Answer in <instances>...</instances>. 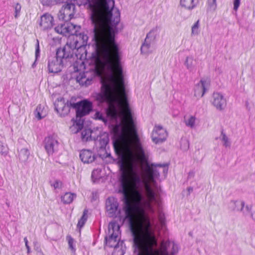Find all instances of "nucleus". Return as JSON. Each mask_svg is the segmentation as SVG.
Listing matches in <instances>:
<instances>
[{
  "label": "nucleus",
  "mask_w": 255,
  "mask_h": 255,
  "mask_svg": "<svg viewBox=\"0 0 255 255\" xmlns=\"http://www.w3.org/2000/svg\"><path fill=\"white\" fill-rule=\"evenodd\" d=\"M21 8V6L20 3L17 2L14 6V17L17 18L20 15V12Z\"/></svg>",
  "instance_id": "nucleus-44"
},
{
  "label": "nucleus",
  "mask_w": 255,
  "mask_h": 255,
  "mask_svg": "<svg viewBox=\"0 0 255 255\" xmlns=\"http://www.w3.org/2000/svg\"><path fill=\"white\" fill-rule=\"evenodd\" d=\"M118 193L123 195L121 200L123 202V210L124 212V216L122 217L123 222H127L128 226L131 228L134 224L133 207L128 196L126 184H120Z\"/></svg>",
  "instance_id": "nucleus-4"
},
{
  "label": "nucleus",
  "mask_w": 255,
  "mask_h": 255,
  "mask_svg": "<svg viewBox=\"0 0 255 255\" xmlns=\"http://www.w3.org/2000/svg\"><path fill=\"white\" fill-rule=\"evenodd\" d=\"M65 99L62 97L60 99H58L57 101L54 103L55 110L57 113H60L61 110L64 107L65 104Z\"/></svg>",
  "instance_id": "nucleus-29"
},
{
  "label": "nucleus",
  "mask_w": 255,
  "mask_h": 255,
  "mask_svg": "<svg viewBox=\"0 0 255 255\" xmlns=\"http://www.w3.org/2000/svg\"><path fill=\"white\" fill-rule=\"evenodd\" d=\"M55 31L59 34L66 36L68 34V26L67 22H64V23H61L58 24L57 26L55 27Z\"/></svg>",
  "instance_id": "nucleus-23"
},
{
  "label": "nucleus",
  "mask_w": 255,
  "mask_h": 255,
  "mask_svg": "<svg viewBox=\"0 0 255 255\" xmlns=\"http://www.w3.org/2000/svg\"><path fill=\"white\" fill-rule=\"evenodd\" d=\"M188 234L190 237L193 236V232L192 231L190 232Z\"/></svg>",
  "instance_id": "nucleus-63"
},
{
  "label": "nucleus",
  "mask_w": 255,
  "mask_h": 255,
  "mask_svg": "<svg viewBox=\"0 0 255 255\" xmlns=\"http://www.w3.org/2000/svg\"><path fill=\"white\" fill-rule=\"evenodd\" d=\"M128 227L132 237L134 254L137 253L136 255H144L142 252L139 251L141 241L140 237L135 231V224L132 225L131 228L130 226H128Z\"/></svg>",
  "instance_id": "nucleus-13"
},
{
  "label": "nucleus",
  "mask_w": 255,
  "mask_h": 255,
  "mask_svg": "<svg viewBox=\"0 0 255 255\" xmlns=\"http://www.w3.org/2000/svg\"><path fill=\"white\" fill-rule=\"evenodd\" d=\"M221 135L222 136V140L223 141V145L225 147H230L231 143L229 141V138L226 135V133L224 132V130L221 131Z\"/></svg>",
  "instance_id": "nucleus-38"
},
{
  "label": "nucleus",
  "mask_w": 255,
  "mask_h": 255,
  "mask_svg": "<svg viewBox=\"0 0 255 255\" xmlns=\"http://www.w3.org/2000/svg\"><path fill=\"white\" fill-rule=\"evenodd\" d=\"M113 10L110 13L105 10L92 13L91 20L94 25V34L106 46V56L101 64V71L97 72L100 77V91L95 93L93 97L99 106L107 104L116 109L115 105L118 101L116 94L118 92L116 68L121 84L124 85L125 79L120 49L115 39V34L118 32L117 25L120 21V13L117 10L113 16Z\"/></svg>",
  "instance_id": "nucleus-1"
},
{
  "label": "nucleus",
  "mask_w": 255,
  "mask_h": 255,
  "mask_svg": "<svg viewBox=\"0 0 255 255\" xmlns=\"http://www.w3.org/2000/svg\"><path fill=\"white\" fill-rule=\"evenodd\" d=\"M156 30L152 29L146 34L145 39L149 40V41L153 42L156 38Z\"/></svg>",
  "instance_id": "nucleus-35"
},
{
  "label": "nucleus",
  "mask_w": 255,
  "mask_h": 255,
  "mask_svg": "<svg viewBox=\"0 0 255 255\" xmlns=\"http://www.w3.org/2000/svg\"><path fill=\"white\" fill-rule=\"evenodd\" d=\"M76 196V195L74 194L67 192L61 197V200L64 204H70L73 201L74 197H75Z\"/></svg>",
  "instance_id": "nucleus-30"
},
{
  "label": "nucleus",
  "mask_w": 255,
  "mask_h": 255,
  "mask_svg": "<svg viewBox=\"0 0 255 255\" xmlns=\"http://www.w3.org/2000/svg\"><path fill=\"white\" fill-rule=\"evenodd\" d=\"M44 148L49 156L53 155L58 151L59 142L52 135L45 137L44 140Z\"/></svg>",
  "instance_id": "nucleus-10"
},
{
  "label": "nucleus",
  "mask_w": 255,
  "mask_h": 255,
  "mask_svg": "<svg viewBox=\"0 0 255 255\" xmlns=\"http://www.w3.org/2000/svg\"><path fill=\"white\" fill-rule=\"evenodd\" d=\"M8 152L6 145L0 141V153L3 155H6Z\"/></svg>",
  "instance_id": "nucleus-42"
},
{
  "label": "nucleus",
  "mask_w": 255,
  "mask_h": 255,
  "mask_svg": "<svg viewBox=\"0 0 255 255\" xmlns=\"http://www.w3.org/2000/svg\"><path fill=\"white\" fill-rule=\"evenodd\" d=\"M75 4L76 2L64 4L58 14L59 19L64 22L72 19L75 13Z\"/></svg>",
  "instance_id": "nucleus-7"
},
{
  "label": "nucleus",
  "mask_w": 255,
  "mask_h": 255,
  "mask_svg": "<svg viewBox=\"0 0 255 255\" xmlns=\"http://www.w3.org/2000/svg\"><path fill=\"white\" fill-rule=\"evenodd\" d=\"M168 165H169V164L167 163H163V164L151 163L150 164V166H151L152 167H154V168L157 167H168Z\"/></svg>",
  "instance_id": "nucleus-49"
},
{
  "label": "nucleus",
  "mask_w": 255,
  "mask_h": 255,
  "mask_svg": "<svg viewBox=\"0 0 255 255\" xmlns=\"http://www.w3.org/2000/svg\"><path fill=\"white\" fill-rule=\"evenodd\" d=\"M118 235L116 234L115 235L114 234L111 233L110 234L109 238L107 236L105 238V244L106 246H109L110 248H115L117 246H119L121 244V246H122L123 242H118Z\"/></svg>",
  "instance_id": "nucleus-19"
},
{
  "label": "nucleus",
  "mask_w": 255,
  "mask_h": 255,
  "mask_svg": "<svg viewBox=\"0 0 255 255\" xmlns=\"http://www.w3.org/2000/svg\"><path fill=\"white\" fill-rule=\"evenodd\" d=\"M246 210L247 211H248L249 213L251 214V216L252 218L253 217V214L252 213V205H247L245 206Z\"/></svg>",
  "instance_id": "nucleus-54"
},
{
  "label": "nucleus",
  "mask_w": 255,
  "mask_h": 255,
  "mask_svg": "<svg viewBox=\"0 0 255 255\" xmlns=\"http://www.w3.org/2000/svg\"><path fill=\"white\" fill-rule=\"evenodd\" d=\"M114 250L112 253V255H124L125 252L122 248H120V245L117 247L114 248Z\"/></svg>",
  "instance_id": "nucleus-40"
},
{
  "label": "nucleus",
  "mask_w": 255,
  "mask_h": 255,
  "mask_svg": "<svg viewBox=\"0 0 255 255\" xmlns=\"http://www.w3.org/2000/svg\"><path fill=\"white\" fill-rule=\"evenodd\" d=\"M94 117L96 120H100L105 123L108 121L107 118L100 111H97L95 114Z\"/></svg>",
  "instance_id": "nucleus-37"
},
{
  "label": "nucleus",
  "mask_w": 255,
  "mask_h": 255,
  "mask_svg": "<svg viewBox=\"0 0 255 255\" xmlns=\"http://www.w3.org/2000/svg\"><path fill=\"white\" fill-rule=\"evenodd\" d=\"M126 180H127V178H126V174H125V172L124 171H123L119 178V181L120 182V184H122V183L126 184Z\"/></svg>",
  "instance_id": "nucleus-48"
},
{
  "label": "nucleus",
  "mask_w": 255,
  "mask_h": 255,
  "mask_svg": "<svg viewBox=\"0 0 255 255\" xmlns=\"http://www.w3.org/2000/svg\"><path fill=\"white\" fill-rule=\"evenodd\" d=\"M149 174L152 180L158 179L160 176L159 171L154 167L148 165Z\"/></svg>",
  "instance_id": "nucleus-33"
},
{
  "label": "nucleus",
  "mask_w": 255,
  "mask_h": 255,
  "mask_svg": "<svg viewBox=\"0 0 255 255\" xmlns=\"http://www.w3.org/2000/svg\"><path fill=\"white\" fill-rule=\"evenodd\" d=\"M163 173L166 175L167 173L168 172V167H163Z\"/></svg>",
  "instance_id": "nucleus-61"
},
{
  "label": "nucleus",
  "mask_w": 255,
  "mask_h": 255,
  "mask_svg": "<svg viewBox=\"0 0 255 255\" xmlns=\"http://www.w3.org/2000/svg\"><path fill=\"white\" fill-rule=\"evenodd\" d=\"M113 145H114V146L115 147L116 145V143H115V141L113 142Z\"/></svg>",
  "instance_id": "nucleus-64"
},
{
  "label": "nucleus",
  "mask_w": 255,
  "mask_h": 255,
  "mask_svg": "<svg viewBox=\"0 0 255 255\" xmlns=\"http://www.w3.org/2000/svg\"><path fill=\"white\" fill-rule=\"evenodd\" d=\"M68 26V34L70 35L71 37H69V40L73 38L77 34L79 31L81 29V26L78 25H75L71 22H67Z\"/></svg>",
  "instance_id": "nucleus-24"
},
{
  "label": "nucleus",
  "mask_w": 255,
  "mask_h": 255,
  "mask_svg": "<svg viewBox=\"0 0 255 255\" xmlns=\"http://www.w3.org/2000/svg\"><path fill=\"white\" fill-rule=\"evenodd\" d=\"M91 131L90 129L83 130L81 132V137L83 140L88 141L89 138H91Z\"/></svg>",
  "instance_id": "nucleus-36"
},
{
  "label": "nucleus",
  "mask_w": 255,
  "mask_h": 255,
  "mask_svg": "<svg viewBox=\"0 0 255 255\" xmlns=\"http://www.w3.org/2000/svg\"><path fill=\"white\" fill-rule=\"evenodd\" d=\"M172 251L169 252L168 249L170 246L171 242L169 240L167 241L163 240L161 242L160 248L159 251H157L159 255H174L178 251V247L174 242L171 243Z\"/></svg>",
  "instance_id": "nucleus-11"
},
{
  "label": "nucleus",
  "mask_w": 255,
  "mask_h": 255,
  "mask_svg": "<svg viewBox=\"0 0 255 255\" xmlns=\"http://www.w3.org/2000/svg\"><path fill=\"white\" fill-rule=\"evenodd\" d=\"M54 5L76 2L79 6H87L92 13L105 10L108 13L112 12L114 6V0H53Z\"/></svg>",
  "instance_id": "nucleus-3"
},
{
  "label": "nucleus",
  "mask_w": 255,
  "mask_h": 255,
  "mask_svg": "<svg viewBox=\"0 0 255 255\" xmlns=\"http://www.w3.org/2000/svg\"><path fill=\"white\" fill-rule=\"evenodd\" d=\"M195 118L192 116L186 121V125L188 127L193 128L195 125Z\"/></svg>",
  "instance_id": "nucleus-46"
},
{
  "label": "nucleus",
  "mask_w": 255,
  "mask_h": 255,
  "mask_svg": "<svg viewBox=\"0 0 255 255\" xmlns=\"http://www.w3.org/2000/svg\"><path fill=\"white\" fill-rule=\"evenodd\" d=\"M209 85V80L201 79L200 82L195 85L194 96L197 98L202 97L208 91Z\"/></svg>",
  "instance_id": "nucleus-12"
},
{
  "label": "nucleus",
  "mask_w": 255,
  "mask_h": 255,
  "mask_svg": "<svg viewBox=\"0 0 255 255\" xmlns=\"http://www.w3.org/2000/svg\"><path fill=\"white\" fill-rule=\"evenodd\" d=\"M36 59L35 60V61L33 63V64H32L31 65V67L32 68H34L35 67H36Z\"/></svg>",
  "instance_id": "nucleus-62"
},
{
  "label": "nucleus",
  "mask_w": 255,
  "mask_h": 255,
  "mask_svg": "<svg viewBox=\"0 0 255 255\" xmlns=\"http://www.w3.org/2000/svg\"><path fill=\"white\" fill-rule=\"evenodd\" d=\"M208 4L210 8L213 9H216L217 7L216 0H208Z\"/></svg>",
  "instance_id": "nucleus-50"
},
{
  "label": "nucleus",
  "mask_w": 255,
  "mask_h": 255,
  "mask_svg": "<svg viewBox=\"0 0 255 255\" xmlns=\"http://www.w3.org/2000/svg\"><path fill=\"white\" fill-rule=\"evenodd\" d=\"M119 204L116 198L114 197H108L106 201V211L111 217H116L119 216L121 221L123 222L122 217L124 215H121V211L119 209Z\"/></svg>",
  "instance_id": "nucleus-6"
},
{
  "label": "nucleus",
  "mask_w": 255,
  "mask_h": 255,
  "mask_svg": "<svg viewBox=\"0 0 255 255\" xmlns=\"http://www.w3.org/2000/svg\"><path fill=\"white\" fill-rule=\"evenodd\" d=\"M148 198L149 201H152L155 199V194L154 192L149 187H147Z\"/></svg>",
  "instance_id": "nucleus-45"
},
{
  "label": "nucleus",
  "mask_w": 255,
  "mask_h": 255,
  "mask_svg": "<svg viewBox=\"0 0 255 255\" xmlns=\"http://www.w3.org/2000/svg\"><path fill=\"white\" fill-rule=\"evenodd\" d=\"M85 223L81 220L80 219L78 221V224H77V227H79L80 228H82L84 225H85Z\"/></svg>",
  "instance_id": "nucleus-57"
},
{
  "label": "nucleus",
  "mask_w": 255,
  "mask_h": 255,
  "mask_svg": "<svg viewBox=\"0 0 255 255\" xmlns=\"http://www.w3.org/2000/svg\"><path fill=\"white\" fill-rule=\"evenodd\" d=\"M24 242L25 243V247L27 249V254H29L30 253V249L29 246H28V240L26 237H25L24 238Z\"/></svg>",
  "instance_id": "nucleus-56"
},
{
  "label": "nucleus",
  "mask_w": 255,
  "mask_h": 255,
  "mask_svg": "<svg viewBox=\"0 0 255 255\" xmlns=\"http://www.w3.org/2000/svg\"><path fill=\"white\" fill-rule=\"evenodd\" d=\"M95 141V145L98 151H106L107 145L109 142V134L107 132H103L97 138H94Z\"/></svg>",
  "instance_id": "nucleus-15"
},
{
  "label": "nucleus",
  "mask_w": 255,
  "mask_h": 255,
  "mask_svg": "<svg viewBox=\"0 0 255 255\" xmlns=\"http://www.w3.org/2000/svg\"><path fill=\"white\" fill-rule=\"evenodd\" d=\"M74 52L68 45L57 48L55 55L50 56L48 58V72L54 74L60 72L64 67L71 64Z\"/></svg>",
  "instance_id": "nucleus-2"
},
{
  "label": "nucleus",
  "mask_w": 255,
  "mask_h": 255,
  "mask_svg": "<svg viewBox=\"0 0 255 255\" xmlns=\"http://www.w3.org/2000/svg\"><path fill=\"white\" fill-rule=\"evenodd\" d=\"M70 105L76 111V125L83 126L84 121L81 120V118L89 115L94 110L92 102L85 99L77 103L73 102Z\"/></svg>",
  "instance_id": "nucleus-5"
},
{
  "label": "nucleus",
  "mask_w": 255,
  "mask_h": 255,
  "mask_svg": "<svg viewBox=\"0 0 255 255\" xmlns=\"http://www.w3.org/2000/svg\"><path fill=\"white\" fill-rule=\"evenodd\" d=\"M88 36L84 32H80V31L73 38V41H68L65 45H68L72 49V51L74 53L76 49H78L83 45L87 44L88 40Z\"/></svg>",
  "instance_id": "nucleus-8"
},
{
  "label": "nucleus",
  "mask_w": 255,
  "mask_h": 255,
  "mask_svg": "<svg viewBox=\"0 0 255 255\" xmlns=\"http://www.w3.org/2000/svg\"><path fill=\"white\" fill-rule=\"evenodd\" d=\"M132 181L134 186L135 188L137 189L141 188L143 184V180L137 172H135L134 173Z\"/></svg>",
  "instance_id": "nucleus-27"
},
{
  "label": "nucleus",
  "mask_w": 255,
  "mask_h": 255,
  "mask_svg": "<svg viewBox=\"0 0 255 255\" xmlns=\"http://www.w3.org/2000/svg\"><path fill=\"white\" fill-rule=\"evenodd\" d=\"M71 103H73V102L69 101H67L64 107L63 108L60 113H59L61 117H64L69 114L70 111V108H72L70 105Z\"/></svg>",
  "instance_id": "nucleus-34"
},
{
  "label": "nucleus",
  "mask_w": 255,
  "mask_h": 255,
  "mask_svg": "<svg viewBox=\"0 0 255 255\" xmlns=\"http://www.w3.org/2000/svg\"><path fill=\"white\" fill-rule=\"evenodd\" d=\"M41 111V108L40 107H37L35 112H34V115L35 117L38 119V120H41L43 118L45 117V115L43 114L42 111L40 112Z\"/></svg>",
  "instance_id": "nucleus-39"
},
{
  "label": "nucleus",
  "mask_w": 255,
  "mask_h": 255,
  "mask_svg": "<svg viewBox=\"0 0 255 255\" xmlns=\"http://www.w3.org/2000/svg\"><path fill=\"white\" fill-rule=\"evenodd\" d=\"M136 146L138 150L139 153L144 160H147L148 158V156L146 154L143 147L140 141V138L138 135L136 134Z\"/></svg>",
  "instance_id": "nucleus-25"
},
{
  "label": "nucleus",
  "mask_w": 255,
  "mask_h": 255,
  "mask_svg": "<svg viewBox=\"0 0 255 255\" xmlns=\"http://www.w3.org/2000/svg\"><path fill=\"white\" fill-rule=\"evenodd\" d=\"M230 204H233V210L234 211L236 210L241 212L243 211L245 204L244 201L239 200H232Z\"/></svg>",
  "instance_id": "nucleus-26"
},
{
  "label": "nucleus",
  "mask_w": 255,
  "mask_h": 255,
  "mask_svg": "<svg viewBox=\"0 0 255 255\" xmlns=\"http://www.w3.org/2000/svg\"><path fill=\"white\" fill-rule=\"evenodd\" d=\"M88 73L82 72L80 73L76 77L77 82L81 86L87 87L92 84V81L94 78L95 76L92 75L91 77H88Z\"/></svg>",
  "instance_id": "nucleus-16"
},
{
  "label": "nucleus",
  "mask_w": 255,
  "mask_h": 255,
  "mask_svg": "<svg viewBox=\"0 0 255 255\" xmlns=\"http://www.w3.org/2000/svg\"><path fill=\"white\" fill-rule=\"evenodd\" d=\"M197 62L192 56H187L186 58L184 64L186 68L190 72H194L196 70Z\"/></svg>",
  "instance_id": "nucleus-21"
},
{
  "label": "nucleus",
  "mask_w": 255,
  "mask_h": 255,
  "mask_svg": "<svg viewBox=\"0 0 255 255\" xmlns=\"http://www.w3.org/2000/svg\"><path fill=\"white\" fill-rule=\"evenodd\" d=\"M152 43L149 41V40L145 39L140 47L141 53L145 55H148L151 53L153 52V49L151 46V44Z\"/></svg>",
  "instance_id": "nucleus-22"
},
{
  "label": "nucleus",
  "mask_w": 255,
  "mask_h": 255,
  "mask_svg": "<svg viewBox=\"0 0 255 255\" xmlns=\"http://www.w3.org/2000/svg\"><path fill=\"white\" fill-rule=\"evenodd\" d=\"M88 212V211L87 209H85L83 211V215H82V217L80 219L81 220L83 221L85 223H86V222L87 221V220L88 219V216H87Z\"/></svg>",
  "instance_id": "nucleus-51"
},
{
  "label": "nucleus",
  "mask_w": 255,
  "mask_h": 255,
  "mask_svg": "<svg viewBox=\"0 0 255 255\" xmlns=\"http://www.w3.org/2000/svg\"><path fill=\"white\" fill-rule=\"evenodd\" d=\"M201 0H180V3L182 7L191 11L199 4Z\"/></svg>",
  "instance_id": "nucleus-20"
},
{
  "label": "nucleus",
  "mask_w": 255,
  "mask_h": 255,
  "mask_svg": "<svg viewBox=\"0 0 255 255\" xmlns=\"http://www.w3.org/2000/svg\"><path fill=\"white\" fill-rule=\"evenodd\" d=\"M241 0H234L233 4H234V9L235 10H237L239 8L240 5Z\"/></svg>",
  "instance_id": "nucleus-53"
},
{
  "label": "nucleus",
  "mask_w": 255,
  "mask_h": 255,
  "mask_svg": "<svg viewBox=\"0 0 255 255\" xmlns=\"http://www.w3.org/2000/svg\"><path fill=\"white\" fill-rule=\"evenodd\" d=\"M67 238L68 239V246L69 248L72 250L73 252H75L76 251V248L74 246V240L70 236H67Z\"/></svg>",
  "instance_id": "nucleus-41"
},
{
  "label": "nucleus",
  "mask_w": 255,
  "mask_h": 255,
  "mask_svg": "<svg viewBox=\"0 0 255 255\" xmlns=\"http://www.w3.org/2000/svg\"><path fill=\"white\" fill-rule=\"evenodd\" d=\"M29 154L30 152L27 148H21L19 152V158L21 162H25L27 160Z\"/></svg>",
  "instance_id": "nucleus-31"
},
{
  "label": "nucleus",
  "mask_w": 255,
  "mask_h": 255,
  "mask_svg": "<svg viewBox=\"0 0 255 255\" xmlns=\"http://www.w3.org/2000/svg\"><path fill=\"white\" fill-rule=\"evenodd\" d=\"M138 195L139 199L140 201L144 200L143 197L142 196V195H141V194L140 192H138Z\"/></svg>",
  "instance_id": "nucleus-60"
},
{
  "label": "nucleus",
  "mask_w": 255,
  "mask_h": 255,
  "mask_svg": "<svg viewBox=\"0 0 255 255\" xmlns=\"http://www.w3.org/2000/svg\"><path fill=\"white\" fill-rule=\"evenodd\" d=\"M42 3L44 5H53L54 1L53 0H42Z\"/></svg>",
  "instance_id": "nucleus-52"
},
{
  "label": "nucleus",
  "mask_w": 255,
  "mask_h": 255,
  "mask_svg": "<svg viewBox=\"0 0 255 255\" xmlns=\"http://www.w3.org/2000/svg\"><path fill=\"white\" fill-rule=\"evenodd\" d=\"M193 190V188L192 187H189L187 188V191L188 192V194L189 195Z\"/></svg>",
  "instance_id": "nucleus-59"
},
{
  "label": "nucleus",
  "mask_w": 255,
  "mask_h": 255,
  "mask_svg": "<svg viewBox=\"0 0 255 255\" xmlns=\"http://www.w3.org/2000/svg\"><path fill=\"white\" fill-rule=\"evenodd\" d=\"M194 172L193 171H190L189 173H188V178H191V177H193L194 176Z\"/></svg>",
  "instance_id": "nucleus-58"
},
{
  "label": "nucleus",
  "mask_w": 255,
  "mask_h": 255,
  "mask_svg": "<svg viewBox=\"0 0 255 255\" xmlns=\"http://www.w3.org/2000/svg\"><path fill=\"white\" fill-rule=\"evenodd\" d=\"M101 172L102 169L101 168H97L93 170L91 174V179L94 183L100 179Z\"/></svg>",
  "instance_id": "nucleus-32"
},
{
  "label": "nucleus",
  "mask_w": 255,
  "mask_h": 255,
  "mask_svg": "<svg viewBox=\"0 0 255 255\" xmlns=\"http://www.w3.org/2000/svg\"><path fill=\"white\" fill-rule=\"evenodd\" d=\"M199 20H198L192 27V34H198L199 33Z\"/></svg>",
  "instance_id": "nucleus-43"
},
{
  "label": "nucleus",
  "mask_w": 255,
  "mask_h": 255,
  "mask_svg": "<svg viewBox=\"0 0 255 255\" xmlns=\"http://www.w3.org/2000/svg\"><path fill=\"white\" fill-rule=\"evenodd\" d=\"M120 229V226L117 223L113 222L109 223L108 227V232L109 234L113 233L115 235L117 234V235L119 236Z\"/></svg>",
  "instance_id": "nucleus-28"
},
{
  "label": "nucleus",
  "mask_w": 255,
  "mask_h": 255,
  "mask_svg": "<svg viewBox=\"0 0 255 255\" xmlns=\"http://www.w3.org/2000/svg\"><path fill=\"white\" fill-rule=\"evenodd\" d=\"M54 24V18L50 14H44L41 16L39 25L43 30L51 29Z\"/></svg>",
  "instance_id": "nucleus-17"
},
{
  "label": "nucleus",
  "mask_w": 255,
  "mask_h": 255,
  "mask_svg": "<svg viewBox=\"0 0 255 255\" xmlns=\"http://www.w3.org/2000/svg\"><path fill=\"white\" fill-rule=\"evenodd\" d=\"M80 158L84 163H89L95 160L96 156L91 150L83 149L80 152Z\"/></svg>",
  "instance_id": "nucleus-18"
},
{
  "label": "nucleus",
  "mask_w": 255,
  "mask_h": 255,
  "mask_svg": "<svg viewBox=\"0 0 255 255\" xmlns=\"http://www.w3.org/2000/svg\"><path fill=\"white\" fill-rule=\"evenodd\" d=\"M40 47L39 44V41L37 39L36 44L35 45V56L36 58V60H37L38 58L40 57Z\"/></svg>",
  "instance_id": "nucleus-47"
},
{
  "label": "nucleus",
  "mask_w": 255,
  "mask_h": 255,
  "mask_svg": "<svg viewBox=\"0 0 255 255\" xmlns=\"http://www.w3.org/2000/svg\"><path fill=\"white\" fill-rule=\"evenodd\" d=\"M167 133L161 126H155L151 133L152 141L156 144L163 143L166 140Z\"/></svg>",
  "instance_id": "nucleus-9"
},
{
  "label": "nucleus",
  "mask_w": 255,
  "mask_h": 255,
  "mask_svg": "<svg viewBox=\"0 0 255 255\" xmlns=\"http://www.w3.org/2000/svg\"><path fill=\"white\" fill-rule=\"evenodd\" d=\"M212 103L216 109L220 111L223 110L227 105L226 100L224 96L220 93L214 92L212 96Z\"/></svg>",
  "instance_id": "nucleus-14"
},
{
  "label": "nucleus",
  "mask_w": 255,
  "mask_h": 255,
  "mask_svg": "<svg viewBox=\"0 0 255 255\" xmlns=\"http://www.w3.org/2000/svg\"><path fill=\"white\" fill-rule=\"evenodd\" d=\"M61 184V182L59 180H56L55 182L51 184L52 186H53L55 189H57L60 187V185Z\"/></svg>",
  "instance_id": "nucleus-55"
}]
</instances>
